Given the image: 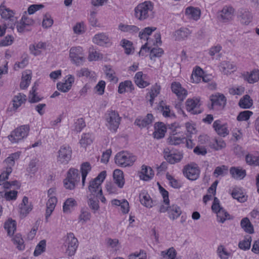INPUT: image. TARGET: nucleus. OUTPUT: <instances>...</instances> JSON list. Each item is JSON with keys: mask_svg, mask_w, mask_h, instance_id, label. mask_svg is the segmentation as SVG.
<instances>
[{"mask_svg": "<svg viewBox=\"0 0 259 259\" xmlns=\"http://www.w3.org/2000/svg\"><path fill=\"white\" fill-rule=\"evenodd\" d=\"M65 245L67 246L66 253L69 256L73 255L78 246L77 239L75 237L73 233H69L67 234Z\"/></svg>", "mask_w": 259, "mask_h": 259, "instance_id": "nucleus-10", "label": "nucleus"}, {"mask_svg": "<svg viewBox=\"0 0 259 259\" xmlns=\"http://www.w3.org/2000/svg\"><path fill=\"white\" fill-rule=\"evenodd\" d=\"M147 254L144 250H140L137 254H131L129 255V259H146Z\"/></svg>", "mask_w": 259, "mask_h": 259, "instance_id": "nucleus-64", "label": "nucleus"}, {"mask_svg": "<svg viewBox=\"0 0 259 259\" xmlns=\"http://www.w3.org/2000/svg\"><path fill=\"white\" fill-rule=\"evenodd\" d=\"M243 78L249 83H253L259 80V70H253L250 73L246 72L243 75Z\"/></svg>", "mask_w": 259, "mask_h": 259, "instance_id": "nucleus-22", "label": "nucleus"}, {"mask_svg": "<svg viewBox=\"0 0 259 259\" xmlns=\"http://www.w3.org/2000/svg\"><path fill=\"white\" fill-rule=\"evenodd\" d=\"M80 181V175L78 170L71 168L67 173V177L64 180V186L66 189L73 190Z\"/></svg>", "mask_w": 259, "mask_h": 259, "instance_id": "nucleus-4", "label": "nucleus"}, {"mask_svg": "<svg viewBox=\"0 0 259 259\" xmlns=\"http://www.w3.org/2000/svg\"><path fill=\"white\" fill-rule=\"evenodd\" d=\"M134 85L130 80H125L119 83L118 87V93L123 94L125 92H132L134 90Z\"/></svg>", "mask_w": 259, "mask_h": 259, "instance_id": "nucleus-30", "label": "nucleus"}, {"mask_svg": "<svg viewBox=\"0 0 259 259\" xmlns=\"http://www.w3.org/2000/svg\"><path fill=\"white\" fill-rule=\"evenodd\" d=\"M46 247V241L45 240H41L36 245L34 250L33 254L34 256H38L45 251Z\"/></svg>", "mask_w": 259, "mask_h": 259, "instance_id": "nucleus-49", "label": "nucleus"}, {"mask_svg": "<svg viewBox=\"0 0 259 259\" xmlns=\"http://www.w3.org/2000/svg\"><path fill=\"white\" fill-rule=\"evenodd\" d=\"M69 58L72 63L76 66L82 65L84 61L82 48L80 47L71 48L69 51Z\"/></svg>", "mask_w": 259, "mask_h": 259, "instance_id": "nucleus-8", "label": "nucleus"}, {"mask_svg": "<svg viewBox=\"0 0 259 259\" xmlns=\"http://www.w3.org/2000/svg\"><path fill=\"white\" fill-rule=\"evenodd\" d=\"M190 34L189 30L186 28H181L175 32L176 40H181L187 38Z\"/></svg>", "mask_w": 259, "mask_h": 259, "instance_id": "nucleus-43", "label": "nucleus"}, {"mask_svg": "<svg viewBox=\"0 0 259 259\" xmlns=\"http://www.w3.org/2000/svg\"><path fill=\"white\" fill-rule=\"evenodd\" d=\"M26 101V96L22 93H19L14 96L12 100L13 107L14 110H16L22 104L25 103Z\"/></svg>", "mask_w": 259, "mask_h": 259, "instance_id": "nucleus-24", "label": "nucleus"}, {"mask_svg": "<svg viewBox=\"0 0 259 259\" xmlns=\"http://www.w3.org/2000/svg\"><path fill=\"white\" fill-rule=\"evenodd\" d=\"M141 203L146 207L151 208L153 205V201L150 195L145 192H142L139 195Z\"/></svg>", "mask_w": 259, "mask_h": 259, "instance_id": "nucleus-27", "label": "nucleus"}, {"mask_svg": "<svg viewBox=\"0 0 259 259\" xmlns=\"http://www.w3.org/2000/svg\"><path fill=\"white\" fill-rule=\"evenodd\" d=\"M166 179L169 181L170 185L174 188H179L181 187L180 184L171 175L167 173L166 175Z\"/></svg>", "mask_w": 259, "mask_h": 259, "instance_id": "nucleus-60", "label": "nucleus"}, {"mask_svg": "<svg viewBox=\"0 0 259 259\" xmlns=\"http://www.w3.org/2000/svg\"><path fill=\"white\" fill-rule=\"evenodd\" d=\"M106 176V171H102L96 178L92 180L90 182V184L88 187L89 191L91 193L90 195L99 197L103 195L101 185L105 179Z\"/></svg>", "mask_w": 259, "mask_h": 259, "instance_id": "nucleus-2", "label": "nucleus"}, {"mask_svg": "<svg viewBox=\"0 0 259 259\" xmlns=\"http://www.w3.org/2000/svg\"><path fill=\"white\" fill-rule=\"evenodd\" d=\"M160 107L162 114L164 117L175 116V114L170 112L169 106L168 105H165L163 101H161L160 103Z\"/></svg>", "mask_w": 259, "mask_h": 259, "instance_id": "nucleus-53", "label": "nucleus"}, {"mask_svg": "<svg viewBox=\"0 0 259 259\" xmlns=\"http://www.w3.org/2000/svg\"><path fill=\"white\" fill-rule=\"evenodd\" d=\"M0 15L6 19L11 20L14 17V13L10 9L7 8L3 4L0 6Z\"/></svg>", "mask_w": 259, "mask_h": 259, "instance_id": "nucleus-37", "label": "nucleus"}, {"mask_svg": "<svg viewBox=\"0 0 259 259\" xmlns=\"http://www.w3.org/2000/svg\"><path fill=\"white\" fill-rule=\"evenodd\" d=\"M163 53V51L161 48H153L150 51V58L152 60L155 57H160Z\"/></svg>", "mask_w": 259, "mask_h": 259, "instance_id": "nucleus-58", "label": "nucleus"}, {"mask_svg": "<svg viewBox=\"0 0 259 259\" xmlns=\"http://www.w3.org/2000/svg\"><path fill=\"white\" fill-rule=\"evenodd\" d=\"M167 162L173 164L179 162L183 158V154L180 152L172 153L171 155L167 156Z\"/></svg>", "mask_w": 259, "mask_h": 259, "instance_id": "nucleus-46", "label": "nucleus"}, {"mask_svg": "<svg viewBox=\"0 0 259 259\" xmlns=\"http://www.w3.org/2000/svg\"><path fill=\"white\" fill-rule=\"evenodd\" d=\"M252 114L253 113L251 111L248 110L240 112L237 117V120L238 121L247 120Z\"/></svg>", "mask_w": 259, "mask_h": 259, "instance_id": "nucleus-56", "label": "nucleus"}, {"mask_svg": "<svg viewBox=\"0 0 259 259\" xmlns=\"http://www.w3.org/2000/svg\"><path fill=\"white\" fill-rule=\"evenodd\" d=\"M217 214L218 222L224 223L227 219H229V214L224 209L220 208L215 212Z\"/></svg>", "mask_w": 259, "mask_h": 259, "instance_id": "nucleus-45", "label": "nucleus"}, {"mask_svg": "<svg viewBox=\"0 0 259 259\" xmlns=\"http://www.w3.org/2000/svg\"><path fill=\"white\" fill-rule=\"evenodd\" d=\"M76 205L77 202L74 199L72 198H68L63 204V211L65 213L70 212V209Z\"/></svg>", "mask_w": 259, "mask_h": 259, "instance_id": "nucleus-39", "label": "nucleus"}, {"mask_svg": "<svg viewBox=\"0 0 259 259\" xmlns=\"http://www.w3.org/2000/svg\"><path fill=\"white\" fill-rule=\"evenodd\" d=\"M209 145L211 148L218 151L224 148L226 144L225 141L222 139H215L213 140V142H211L209 143Z\"/></svg>", "mask_w": 259, "mask_h": 259, "instance_id": "nucleus-36", "label": "nucleus"}, {"mask_svg": "<svg viewBox=\"0 0 259 259\" xmlns=\"http://www.w3.org/2000/svg\"><path fill=\"white\" fill-rule=\"evenodd\" d=\"M57 161L60 164L66 165L71 160L72 149L68 145L61 146L58 152Z\"/></svg>", "mask_w": 259, "mask_h": 259, "instance_id": "nucleus-7", "label": "nucleus"}, {"mask_svg": "<svg viewBox=\"0 0 259 259\" xmlns=\"http://www.w3.org/2000/svg\"><path fill=\"white\" fill-rule=\"evenodd\" d=\"M186 140L185 138H179L177 137L173 136L168 138V142L170 145H179L180 143H183Z\"/></svg>", "mask_w": 259, "mask_h": 259, "instance_id": "nucleus-62", "label": "nucleus"}, {"mask_svg": "<svg viewBox=\"0 0 259 259\" xmlns=\"http://www.w3.org/2000/svg\"><path fill=\"white\" fill-rule=\"evenodd\" d=\"M141 174V179L146 181L151 180L154 176L152 169L150 167L144 165L142 166Z\"/></svg>", "mask_w": 259, "mask_h": 259, "instance_id": "nucleus-26", "label": "nucleus"}, {"mask_svg": "<svg viewBox=\"0 0 259 259\" xmlns=\"http://www.w3.org/2000/svg\"><path fill=\"white\" fill-rule=\"evenodd\" d=\"M233 198L237 199L240 202H244L246 200V197L240 192L234 190L232 193Z\"/></svg>", "mask_w": 259, "mask_h": 259, "instance_id": "nucleus-59", "label": "nucleus"}, {"mask_svg": "<svg viewBox=\"0 0 259 259\" xmlns=\"http://www.w3.org/2000/svg\"><path fill=\"white\" fill-rule=\"evenodd\" d=\"M168 217L170 220H175L178 219L182 214L181 208L176 204L169 206L168 211Z\"/></svg>", "mask_w": 259, "mask_h": 259, "instance_id": "nucleus-23", "label": "nucleus"}, {"mask_svg": "<svg viewBox=\"0 0 259 259\" xmlns=\"http://www.w3.org/2000/svg\"><path fill=\"white\" fill-rule=\"evenodd\" d=\"M153 6L150 1L139 4L135 9V16L141 21L153 17Z\"/></svg>", "mask_w": 259, "mask_h": 259, "instance_id": "nucleus-1", "label": "nucleus"}, {"mask_svg": "<svg viewBox=\"0 0 259 259\" xmlns=\"http://www.w3.org/2000/svg\"><path fill=\"white\" fill-rule=\"evenodd\" d=\"M234 9L229 6H225L222 11L218 13V18L223 22L232 20L234 17Z\"/></svg>", "mask_w": 259, "mask_h": 259, "instance_id": "nucleus-12", "label": "nucleus"}, {"mask_svg": "<svg viewBox=\"0 0 259 259\" xmlns=\"http://www.w3.org/2000/svg\"><path fill=\"white\" fill-rule=\"evenodd\" d=\"M156 29V27H146L139 32V36L141 39H146L148 41L149 39L147 36L151 35Z\"/></svg>", "mask_w": 259, "mask_h": 259, "instance_id": "nucleus-47", "label": "nucleus"}, {"mask_svg": "<svg viewBox=\"0 0 259 259\" xmlns=\"http://www.w3.org/2000/svg\"><path fill=\"white\" fill-rule=\"evenodd\" d=\"M202 73L203 70L199 67L197 68L195 71L192 72L191 75L192 81L193 82L198 83L201 79Z\"/></svg>", "mask_w": 259, "mask_h": 259, "instance_id": "nucleus-54", "label": "nucleus"}, {"mask_svg": "<svg viewBox=\"0 0 259 259\" xmlns=\"http://www.w3.org/2000/svg\"><path fill=\"white\" fill-rule=\"evenodd\" d=\"M91 217V214L90 212L87 210V208H81L80 211V214L78 217L79 222H82V223H85L90 220Z\"/></svg>", "mask_w": 259, "mask_h": 259, "instance_id": "nucleus-50", "label": "nucleus"}, {"mask_svg": "<svg viewBox=\"0 0 259 259\" xmlns=\"http://www.w3.org/2000/svg\"><path fill=\"white\" fill-rule=\"evenodd\" d=\"M153 119L152 114H148L144 118H138L135 120V124L141 128H143L150 124Z\"/></svg>", "mask_w": 259, "mask_h": 259, "instance_id": "nucleus-21", "label": "nucleus"}, {"mask_svg": "<svg viewBox=\"0 0 259 259\" xmlns=\"http://www.w3.org/2000/svg\"><path fill=\"white\" fill-rule=\"evenodd\" d=\"M251 237L250 236L245 237L243 240L239 243V247L242 250H248L250 247Z\"/></svg>", "mask_w": 259, "mask_h": 259, "instance_id": "nucleus-48", "label": "nucleus"}, {"mask_svg": "<svg viewBox=\"0 0 259 259\" xmlns=\"http://www.w3.org/2000/svg\"><path fill=\"white\" fill-rule=\"evenodd\" d=\"M163 259H177V252L174 247L169 248L167 250L162 251L160 253Z\"/></svg>", "mask_w": 259, "mask_h": 259, "instance_id": "nucleus-42", "label": "nucleus"}, {"mask_svg": "<svg viewBox=\"0 0 259 259\" xmlns=\"http://www.w3.org/2000/svg\"><path fill=\"white\" fill-rule=\"evenodd\" d=\"M113 177L114 183L119 188H123L125 183L123 171L120 169H116L113 171Z\"/></svg>", "mask_w": 259, "mask_h": 259, "instance_id": "nucleus-19", "label": "nucleus"}, {"mask_svg": "<svg viewBox=\"0 0 259 259\" xmlns=\"http://www.w3.org/2000/svg\"><path fill=\"white\" fill-rule=\"evenodd\" d=\"M91 165L88 162H83L81 164L80 166V170L81 175L87 176L89 171L91 170Z\"/></svg>", "mask_w": 259, "mask_h": 259, "instance_id": "nucleus-63", "label": "nucleus"}, {"mask_svg": "<svg viewBox=\"0 0 259 259\" xmlns=\"http://www.w3.org/2000/svg\"><path fill=\"white\" fill-rule=\"evenodd\" d=\"M14 244L17 245V248L19 250H23L24 248V241L20 234H16L13 239Z\"/></svg>", "mask_w": 259, "mask_h": 259, "instance_id": "nucleus-55", "label": "nucleus"}, {"mask_svg": "<svg viewBox=\"0 0 259 259\" xmlns=\"http://www.w3.org/2000/svg\"><path fill=\"white\" fill-rule=\"evenodd\" d=\"M240 225L246 232L249 234L253 233V226L247 218H244L241 221Z\"/></svg>", "mask_w": 259, "mask_h": 259, "instance_id": "nucleus-41", "label": "nucleus"}, {"mask_svg": "<svg viewBox=\"0 0 259 259\" xmlns=\"http://www.w3.org/2000/svg\"><path fill=\"white\" fill-rule=\"evenodd\" d=\"M19 154L18 153H14L11 154L8 158H7L4 162L7 164V167H10L12 168L15 164V160H17L19 158Z\"/></svg>", "mask_w": 259, "mask_h": 259, "instance_id": "nucleus-51", "label": "nucleus"}, {"mask_svg": "<svg viewBox=\"0 0 259 259\" xmlns=\"http://www.w3.org/2000/svg\"><path fill=\"white\" fill-rule=\"evenodd\" d=\"M32 205L28 202V198L26 196L23 198L22 202L19 205L21 215L25 217L32 209Z\"/></svg>", "mask_w": 259, "mask_h": 259, "instance_id": "nucleus-17", "label": "nucleus"}, {"mask_svg": "<svg viewBox=\"0 0 259 259\" xmlns=\"http://www.w3.org/2000/svg\"><path fill=\"white\" fill-rule=\"evenodd\" d=\"M183 174L189 180L195 181L199 177L200 169L197 165L193 163L184 167Z\"/></svg>", "mask_w": 259, "mask_h": 259, "instance_id": "nucleus-9", "label": "nucleus"}, {"mask_svg": "<svg viewBox=\"0 0 259 259\" xmlns=\"http://www.w3.org/2000/svg\"><path fill=\"white\" fill-rule=\"evenodd\" d=\"M29 131L28 125H21L13 131L8 138L12 143H18L27 136Z\"/></svg>", "mask_w": 259, "mask_h": 259, "instance_id": "nucleus-6", "label": "nucleus"}, {"mask_svg": "<svg viewBox=\"0 0 259 259\" xmlns=\"http://www.w3.org/2000/svg\"><path fill=\"white\" fill-rule=\"evenodd\" d=\"M214 128L217 134L223 137L227 136L229 134L227 124H222L219 120H215L213 123Z\"/></svg>", "mask_w": 259, "mask_h": 259, "instance_id": "nucleus-16", "label": "nucleus"}, {"mask_svg": "<svg viewBox=\"0 0 259 259\" xmlns=\"http://www.w3.org/2000/svg\"><path fill=\"white\" fill-rule=\"evenodd\" d=\"M93 42L100 46H108L111 44L110 38L104 32L97 33L93 38Z\"/></svg>", "mask_w": 259, "mask_h": 259, "instance_id": "nucleus-13", "label": "nucleus"}, {"mask_svg": "<svg viewBox=\"0 0 259 259\" xmlns=\"http://www.w3.org/2000/svg\"><path fill=\"white\" fill-rule=\"evenodd\" d=\"M172 92L176 94L180 101H183L187 95V91L181 87L179 82H173L171 85Z\"/></svg>", "mask_w": 259, "mask_h": 259, "instance_id": "nucleus-14", "label": "nucleus"}, {"mask_svg": "<svg viewBox=\"0 0 259 259\" xmlns=\"http://www.w3.org/2000/svg\"><path fill=\"white\" fill-rule=\"evenodd\" d=\"M155 131L153 133L154 137L160 139L164 137L166 132V128L162 122H156L154 125Z\"/></svg>", "mask_w": 259, "mask_h": 259, "instance_id": "nucleus-18", "label": "nucleus"}, {"mask_svg": "<svg viewBox=\"0 0 259 259\" xmlns=\"http://www.w3.org/2000/svg\"><path fill=\"white\" fill-rule=\"evenodd\" d=\"M114 160L118 166L125 167L132 166L136 160V157L126 151H121L116 154Z\"/></svg>", "mask_w": 259, "mask_h": 259, "instance_id": "nucleus-3", "label": "nucleus"}, {"mask_svg": "<svg viewBox=\"0 0 259 259\" xmlns=\"http://www.w3.org/2000/svg\"><path fill=\"white\" fill-rule=\"evenodd\" d=\"M200 11L199 9L194 7H188L186 9L185 14L189 18L195 20H198L200 16Z\"/></svg>", "mask_w": 259, "mask_h": 259, "instance_id": "nucleus-29", "label": "nucleus"}, {"mask_svg": "<svg viewBox=\"0 0 259 259\" xmlns=\"http://www.w3.org/2000/svg\"><path fill=\"white\" fill-rule=\"evenodd\" d=\"M211 107L213 109L221 110L224 109L226 104V97L223 94L212 95L210 96Z\"/></svg>", "mask_w": 259, "mask_h": 259, "instance_id": "nucleus-11", "label": "nucleus"}, {"mask_svg": "<svg viewBox=\"0 0 259 259\" xmlns=\"http://www.w3.org/2000/svg\"><path fill=\"white\" fill-rule=\"evenodd\" d=\"M199 102V99L197 98L188 99L186 101V109L187 111L193 114L200 113V111L197 110V109L200 105Z\"/></svg>", "mask_w": 259, "mask_h": 259, "instance_id": "nucleus-15", "label": "nucleus"}, {"mask_svg": "<svg viewBox=\"0 0 259 259\" xmlns=\"http://www.w3.org/2000/svg\"><path fill=\"white\" fill-rule=\"evenodd\" d=\"M118 29L121 31L131 34L137 33L140 30L137 26L125 25L122 23H120L118 25Z\"/></svg>", "mask_w": 259, "mask_h": 259, "instance_id": "nucleus-33", "label": "nucleus"}, {"mask_svg": "<svg viewBox=\"0 0 259 259\" xmlns=\"http://www.w3.org/2000/svg\"><path fill=\"white\" fill-rule=\"evenodd\" d=\"M57 202V198L55 196H51L47 202V209L46 212V219L48 220V219L50 217L52 212L53 211L55 206L56 203Z\"/></svg>", "mask_w": 259, "mask_h": 259, "instance_id": "nucleus-25", "label": "nucleus"}, {"mask_svg": "<svg viewBox=\"0 0 259 259\" xmlns=\"http://www.w3.org/2000/svg\"><path fill=\"white\" fill-rule=\"evenodd\" d=\"M98 197H94L92 195L88 196V204L90 208L95 213L99 208Z\"/></svg>", "mask_w": 259, "mask_h": 259, "instance_id": "nucleus-40", "label": "nucleus"}, {"mask_svg": "<svg viewBox=\"0 0 259 259\" xmlns=\"http://www.w3.org/2000/svg\"><path fill=\"white\" fill-rule=\"evenodd\" d=\"M253 104V101L248 95H245L239 102V106L243 109H249Z\"/></svg>", "mask_w": 259, "mask_h": 259, "instance_id": "nucleus-32", "label": "nucleus"}, {"mask_svg": "<svg viewBox=\"0 0 259 259\" xmlns=\"http://www.w3.org/2000/svg\"><path fill=\"white\" fill-rule=\"evenodd\" d=\"M121 45L124 48L125 53L126 54L129 55L133 52V43L131 41L125 39H123L121 41Z\"/></svg>", "mask_w": 259, "mask_h": 259, "instance_id": "nucleus-52", "label": "nucleus"}, {"mask_svg": "<svg viewBox=\"0 0 259 259\" xmlns=\"http://www.w3.org/2000/svg\"><path fill=\"white\" fill-rule=\"evenodd\" d=\"M4 228L7 230L8 234L10 236L13 235L16 230V222L12 219H9L5 223Z\"/></svg>", "mask_w": 259, "mask_h": 259, "instance_id": "nucleus-34", "label": "nucleus"}, {"mask_svg": "<svg viewBox=\"0 0 259 259\" xmlns=\"http://www.w3.org/2000/svg\"><path fill=\"white\" fill-rule=\"evenodd\" d=\"M105 118L108 128L110 131L116 132L121 120L118 113L114 110H108L105 115Z\"/></svg>", "mask_w": 259, "mask_h": 259, "instance_id": "nucleus-5", "label": "nucleus"}, {"mask_svg": "<svg viewBox=\"0 0 259 259\" xmlns=\"http://www.w3.org/2000/svg\"><path fill=\"white\" fill-rule=\"evenodd\" d=\"M230 173L232 177L236 180H242L246 175V170L240 167H231Z\"/></svg>", "mask_w": 259, "mask_h": 259, "instance_id": "nucleus-20", "label": "nucleus"}, {"mask_svg": "<svg viewBox=\"0 0 259 259\" xmlns=\"http://www.w3.org/2000/svg\"><path fill=\"white\" fill-rule=\"evenodd\" d=\"M46 47V42H39L36 45H31L29 46V50L31 54L34 56H38L41 54L39 49H45Z\"/></svg>", "mask_w": 259, "mask_h": 259, "instance_id": "nucleus-31", "label": "nucleus"}, {"mask_svg": "<svg viewBox=\"0 0 259 259\" xmlns=\"http://www.w3.org/2000/svg\"><path fill=\"white\" fill-rule=\"evenodd\" d=\"M93 137L90 133L83 134L80 140V144L83 147L85 148L93 142Z\"/></svg>", "mask_w": 259, "mask_h": 259, "instance_id": "nucleus-44", "label": "nucleus"}, {"mask_svg": "<svg viewBox=\"0 0 259 259\" xmlns=\"http://www.w3.org/2000/svg\"><path fill=\"white\" fill-rule=\"evenodd\" d=\"M238 18L240 22L245 25H248L252 20L251 13L245 10H242L239 13Z\"/></svg>", "mask_w": 259, "mask_h": 259, "instance_id": "nucleus-28", "label": "nucleus"}, {"mask_svg": "<svg viewBox=\"0 0 259 259\" xmlns=\"http://www.w3.org/2000/svg\"><path fill=\"white\" fill-rule=\"evenodd\" d=\"M143 73L142 71L138 72L134 77L135 82L140 88H143L148 85L149 83L143 78Z\"/></svg>", "mask_w": 259, "mask_h": 259, "instance_id": "nucleus-38", "label": "nucleus"}, {"mask_svg": "<svg viewBox=\"0 0 259 259\" xmlns=\"http://www.w3.org/2000/svg\"><path fill=\"white\" fill-rule=\"evenodd\" d=\"M36 82H35L34 85L32 87L31 90L30 91L28 99L30 103H36L40 101L41 98H39L37 95L36 91L37 89Z\"/></svg>", "mask_w": 259, "mask_h": 259, "instance_id": "nucleus-35", "label": "nucleus"}, {"mask_svg": "<svg viewBox=\"0 0 259 259\" xmlns=\"http://www.w3.org/2000/svg\"><path fill=\"white\" fill-rule=\"evenodd\" d=\"M14 41V37L11 35H8L0 41V46L4 47L10 46L12 44Z\"/></svg>", "mask_w": 259, "mask_h": 259, "instance_id": "nucleus-61", "label": "nucleus"}, {"mask_svg": "<svg viewBox=\"0 0 259 259\" xmlns=\"http://www.w3.org/2000/svg\"><path fill=\"white\" fill-rule=\"evenodd\" d=\"M158 185H159V191L163 197L164 203L165 205H169V200L168 198V192L163 188L158 183Z\"/></svg>", "mask_w": 259, "mask_h": 259, "instance_id": "nucleus-57", "label": "nucleus"}]
</instances>
